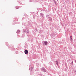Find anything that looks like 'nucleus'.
<instances>
[{
	"label": "nucleus",
	"mask_w": 76,
	"mask_h": 76,
	"mask_svg": "<svg viewBox=\"0 0 76 76\" xmlns=\"http://www.w3.org/2000/svg\"><path fill=\"white\" fill-rule=\"evenodd\" d=\"M23 33H25V32L28 37H29V35L28 34H29V30L27 29H23Z\"/></svg>",
	"instance_id": "obj_1"
},
{
	"label": "nucleus",
	"mask_w": 76,
	"mask_h": 76,
	"mask_svg": "<svg viewBox=\"0 0 76 76\" xmlns=\"http://www.w3.org/2000/svg\"><path fill=\"white\" fill-rule=\"evenodd\" d=\"M41 71H42V72H46L45 69L44 67H42V68Z\"/></svg>",
	"instance_id": "obj_2"
},
{
	"label": "nucleus",
	"mask_w": 76,
	"mask_h": 76,
	"mask_svg": "<svg viewBox=\"0 0 76 76\" xmlns=\"http://www.w3.org/2000/svg\"><path fill=\"white\" fill-rule=\"evenodd\" d=\"M43 44H44L45 45H47L48 44V42L47 41H45L44 43H43Z\"/></svg>",
	"instance_id": "obj_3"
},
{
	"label": "nucleus",
	"mask_w": 76,
	"mask_h": 76,
	"mask_svg": "<svg viewBox=\"0 0 76 76\" xmlns=\"http://www.w3.org/2000/svg\"><path fill=\"white\" fill-rule=\"evenodd\" d=\"M24 53L25 54H28V50H26L24 51Z\"/></svg>",
	"instance_id": "obj_4"
},
{
	"label": "nucleus",
	"mask_w": 76,
	"mask_h": 76,
	"mask_svg": "<svg viewBox=\"0 0 76 76\" xmlns=\"http://www.w3.org/2000/svg\"><path fill=\"white\" fill-rule=\"evenodd\" d=\"M72 36H70V41H71V42H72V41H73V39H72Z\"/></svg>",
	"instance_id": "obj_5"
},
{
	"label": "nucleus",
	"mask_w": 76,
	"mask_h": 76,
	"mask_svg": "<svg viewBox=\"0 0 76 76\" xmlns=\"http://www.w3.org/2000/svg\"><path fill=\"white\" fill-rule=\"evenodd\" d=\"M55 61L56 64L57 65H58V61Z\"/></svg>",
	"instance_id": "obj_6"
},
{
	"label": "nucleus",
	"mask_w": 76,
	"mask_h": 76,
	"mask_svg": "<svg viewBox=\"0 0 76 76\" xmlns=\"http://www.w3.org/2000/svg\"><path fill=\"white\" fill-rule=\"evenodd\" d=\"M40 15H41V16H42V17H43L44 18V15L43 14V13H41Z\"/></svg>",
	"instance_id": "obj_7"
},
{
	"label": "nucleus",
	"mask_w": 76,
	"mask_h": 76,
	"mask_svg": "<svg viewBox=\"0 0 76 76\" xmlns=\"http://www.w3.org/2000/svg\"><path fill=\"white\" fill-rule=\"evenodd\" d=\"M33 19H35V18H36V15H33Z\"/></svg>",
	"instance_id": "obj_8"
},
{
	"label": "nucleus",
	"mask_w": 76,
	"mask_h": 76,
	"mask_svg": "<svg viewBox=\"0 0 76 76\" xmlns=\"http://www.w3.org/2000/svg\"><path fill=\"white\" fill-rule=\"evenodd\" d=\"M33 70H34V69H33V67H31L30 68V71H33Z\"/></svg>",
	"instance_id": "obj_9"
},
{
	"label": "nucleus",
	"mask_w": 76,
	"mask_h": 76,
	"mask_svg": "<svg viewBox=\"0 0 76 76\" xmlns=\"http://www.w3.org/2000/svg\"><path fill=\"white\" fill-rule=\"evenodd\" d=\"M20 32V30H18L16 32L17 33H19V32Z\"/></svg>",
	"instance_id": "obj_10"
},
{
	"label": "nucleus",
	"mask_w": 76,
	"mask_h": 76,
	"mask_svg": "<svg viewBox=\"0 0 76 76\" xmlns=\"http://www.w3.org/2000/svg\"><path fill=\"white\" fill-rule=\"evenodd\" d=\"M53 1L54 2V3H55V4H56L57 5V3L56 2V1H55V0H53Z\"/></svg>",
	"instance_id": "obj_11"
},
{
	"label": "nucleus",
	"mask_w": 76,
	"mask_h": 76,
	"mask_svg": "<svg viewBox=\"0 0 76 76\" xmlns=\"http://www.w3.org/2000/svg\"><path fill=\"white\" fill-rule=\"evenodd\" d=\"M48 17V18L49 19H50V20H51V18L50 17H49V15H48V16L47 17Z\"/></svg>",
	"instance_id": "obj_12"
},
{
	"label": "nucleus",
	"mask_w": 76,
	"mask_h": 76,
	"mask_svg": "<svg viewBox=\"0 0 76 76\" xmlns=\"http://www.w3.org/2000/svg\"><path fill=\"white\" fill-rule=\"evenodd\" d=\"M35 32H38V29H37L36 28L35 29Z\"/></svg>",
	"instance_id": "obj_13"
},
{
	"label": "nucleus",
	"mask_w": 76,
	"mask_h": 76,
	"mask_svg": "<svg viewBox=\"0 0 76 76\" xmlns=\"http://www.w3.org/2000/svg\"><path fill=\"white\" fill-rule=\"evenodd\" d=\"M71 65H73V62L72 61L71 63Z\"/></svg>",
	"instance_id": "obj_14"
},
{
	"label": "nucleus",
	"mask_w": 76,
	"mask_h": 76,
	"mask_svg": "<svg viewBox=\"0 0 76 76\" xmlns=\"http://www.w3.org/2000/svg\"><path fill=\"white\" fill-rule=\"evenodd\" d=\"M39 33L41 34V30L39 31Z\"/></svg>",
	"instance_id": "obj_15"
},
{
	"label": "nucleus",
	"mask_w": 76,
	"mask_h": 76,
	"mask_svg": "<svg viewBox=\"0 0 76 76\" xmlns=\"http://www.w3.org/2000/svg\"><path fill=\"white\" fill-rule=\"evenodd\" d=\"M16 9H19V7H16Z\"/></svg>",
	"instance_id": "obj_16"
},
{
	"label": "nucleus",
	"mask_w": 76,
	"mask_h": 76,
	"mask_svg": "<svg viewBox=\"0 0 76 76\" xmlns=\"http://www.w3.org/2000/svg\"><path fill=\"white\" fill-rule=\"evenodd\" d=\"M22 36H23V37H25V34H23L22 35Z\"/></svg>",
	"instance_id": "obj_17"
},
{
	"label": "nucleus",
	"mask_w": 76,
	"mask_h": 76,
	"mask_svg": "<svg viewBox=\"0 0 76 76\" xmlns=\"http://www.w3.org/2000/svg\"><path fill=\"white\" fill-rule=\"evenodd\" d=\"M66 69H67L68 67H67V65L66 66Z\"/></svg>",
	"instance_id": "obj_18"
},
{
	"label": "nucleus",
	"mask_w": 76,
	"mask_h": 76,
	"mask_svg": "<svg viewBox=\"0 0 76 76\" xmlns=\"http://www.w3.org/2000/svg\"><path fill=\"white\" fill-rule=\"evenodd\" d=\"M22 19H24V17L23 18H22Z\"/></svg>",
	"instance_id": "obj_19"
},
{
	"label": "nucleus",
	"mask_w": 76,
	"mask_h": 76,
	"mask_svg": "<svg viewBox=\"0 0 76 76\" xmlns=\"http://www.w3.org/2000/svg\"><path fill=\"white\" fill-rule=\"evenodd\" d=\"M48 15H46V17H48Z\"/></svg>",
	"instance_id": "obj_20"
},
{
	"label": "nucleus",
	"mask_w": 76,
	"mask_h": 76,
	"mask_svg": "<svg viewBox=\"0 0 76 76\" xmlns=\"http://www.w3.org/2000/svg\"><path fill=\"white\" fill-rule=\"evenodd\" d=\"M40 76H42V75H40Z\"/></svg>",
	"instance_id": "obj_21"
},
{
	"label": "nucleus",
	"mask_w": 76,
	"mask_h": 76,
	"mask_svg": "<svg viewBox=\"0 0 76 76\" xmlns=\"http://www.w3.org/2000/svg\"><path fill=\"white\" fill-rule=\"evenodd\" d=\"M75 63H76V60H75Z\"/></svg>",
	"instance_id": "obj_22"
},
{
	"label": "nucleus",
	"mask_w": 76,
	"mask_h": 76,
	"mask_svg": "<svg viewBox=\"0 0 76 76\" xmlns=\"http://www.w3.org/2000/svg\"><path fill=\"white\" fill-rule=\"evenodd\" d=\"M75 73H76V70L75 71Z\"/></svg>",
	"instance_id": "obj_23"
},
{
	"label": "nucleus",
	"mask_w": 76,
	"mask_h": 76,
	"mask_svg": "<svg viewBox=\"0 0 76 76\" xmlns=\"http://www.w3.org/2000/svg\"><path fill=\"white\" fill-rule=\"evenodd\" d=\"M31 75H32V72L31 73Z\"/></svg>",
	"instance_id": "obj_24"
},
{
	"label": "nucleus",
	"mask_w": 76,
	"mask_h": 76,
	"mask_svg": "<svg viewBox=\"0 0 76 76\" xmlns=\"http://www.w3.org/2000/svg\"><path fill=\"white\" fill-rule=\"evenodd\" d=\"M16 54H17V53H16Z\"/></svg>",
	"instance_id": "obj_25"
},
{
	"label": "nucleus",
	"mask_w": 76,
	"mask_h": 76,
	"mask_svg": "<svg viewBox=\"0 0 76 76\" xmlns=\"http://www.w3.org/2000/svg\"><path fill=\"white\" fill-rule=\"evenodd\" d=\"M29 69L30 70V68H29Z\"/></svg>",
	"instance_id": "obj_26"
},
{
	"label": "nucleus",
	"mask_w": 76,
	"mask_h": 76,
	"mask_svg": "<svg viewBox=\"0 0 76 76\" xmlns=\"http://www.w3.org/2000/svg\"><path fill=\"white\" fill-rule=\"evenodd\" d=\"M57 0V1H58V0Z\"/></svg>",
	"instance_id": "obj_27"
},
{
	"label": "nucleus",
	"mask_w": 76,
	"mask_h": 76,
	"mask_svg": "<svg viewBox=\"0 0 76 76\" xmlns=\"http://www.w3.org/2000/svg\"><path fill=\"white\" fill-rule=\"evenodd\" d=\"M30 2H31V1H30Z\"/></svg>",
	"instance_id": "obj_28"
},
{
	"label": "nucleus",
	"mask_w": 76,
	"mask_h": 76,
	"mask_svg": "<svg viewBox=\"0 0 76 76\" xmlns=\"http://www.w3.org/2000/svg\"><path fill=\"white\" fill-rule=\"evenodd\" d=\"M34 74V73H33V74Z\"/></svg>",
	"instance_id": "obj_29"
}]
</instances>
